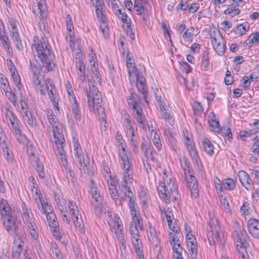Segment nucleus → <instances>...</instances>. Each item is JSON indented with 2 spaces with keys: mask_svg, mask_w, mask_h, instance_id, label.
Here are the masks:
<instances>
[{
  "mask_svg": "<svg viewBox=\"0 0 259 259\" xmlns=\"http://www.w3.org/2000/svg\"><path fill=\"white\" fill-rule=\"evenodd\" d=\"M34 47L37 53L38 57L45 65L46 70L49 71L55 67V55L51 50V46L48 41L41 40L34 45Z\"/></svg>",
  "mask_w": 259,
  "mask_h": 259,
  "instance_id": "nucleus-1",
  "label": "nucleus"
},
{
  "mask_svg": "<svg viewBox=\"0 0 259 259\" xmlns=\"http://www.w3.org/2000/svg\"><path fill=\"white\" fill-rule=\"evenodd\" d=\"M246 236L245 230L240 227L238 230L234 231L232 233V237L236 243L237 250L241 255L242 259H246L245 256L246 252L243 246Z\"/></svg>",
  "mask_w": 259,
  "mask_h": 259,
  "instance_id": "nucleus-2",
  "label": "nucleus"
},
{
  "mask_svg": "<svg viewBox=\"0 0 259 259\" xmlns=\"http://www.w3.org/2000/svg\"><path fill=\"white\" fill-rule=\"evenodd\" d=\"M120 157L122 161L121 166L125 171L122 178L121 186H125L132 183L133 180V171L126 154L122 153Z\"/></svg>",
  "mask_w": 259,
  "mask_h": 259,
  "instance_id": "nucleus-3",
  "label": "nucleus"
},
{
  "mask_svg": "<svg viewBox=\"0 0 259 259\" xmlns=\"http://www.w3.org/2000/svg\"><path fill=\"white\" fill-rule=\"evenodd\" d=\"M210 38L214 50L217 54L222 56L225 52V45L223 42V36L219 30L213 31L210 33Z\"/></svg>",
  "mask_w": 259,
  "mask_h": 259,
  "instance_id": "nucleus-4",
  "label": "nucleus"
},
{
  "mask_svg": "<svg viewBox=\"0 0 259 259\" xmlns=\"http://www.w3.org/2000/svg\"><path fill=\"white\" fill-rule=\"evenodd\" d=\"M209 224L210 230L208 232L207 236L209 244L212 245H214L215 241L218 240L220 227L218 220L215 218H210Z\"/></svg>",
  "mask_w": 259,
  "mask_h": 259,
  "instance_id": "nucleus-5",
  "label": "nucleus"
},
{
  "mask_svg": "<svg viewBox=\"0 0 259 259\" xmlns=\"http://www.w3.org/2000/svg\"><path fill=\"white\" fill-rule=\"evenodd\" d=\"M4 226L7 231L10 232L13 237L19 236L16 226L15 218L13 216H6L3 218Z\"/></svg>",
  "mask_w": 259,
  "mask_h": 259,
  "instance_id": "nucleus-6",
  "label": "nucleus"
},
{
  "mask_svg": "<svg viewBox=\"0 0 259 259\" xmlns=\"http://www.w3.org/2000/svg\"><path fill=\"white\" fill-rule=\"evenodd\" d=\"M73 147L74 148L75 157L76 161L80 164V170L81 172L82 171L85 173V167H87L86 164L84 162V156L83 152L81 149L80 144L76 141L75 139L73 138Z\"/></svg>",
  "mask_w": 259,
  "mask_h": 259,
  "instance_id": "nucleus-7",
  "label": "nucleus"
},
{
  "mask_svg": "<svg viewBox=\"0 0 259 259\" xmlns=\"http://www.w3.org/2000/svg\"><path fill=\"white\" fill-rule=\"evenodd\" d=\"M84 93L88 97V108L91 111H94L95 106H98L102 101L100 93L91 96L88 88L84 89Z\"/></svg>",
  "mask_w": 259,
  "mask_h": 259,
  "instance_id": "nucleus-8",
  "label": "nucleus"
},
{
  "mask_svg": "<svg viewBox=\"0 0 259 259\" xmlns=\"http://www.w3.org/2000/svg\"><path fill=\"white\" fill-rule=\"evenodd\" d=\"M91 194L94 200V202L92 204L94 207L95 212L96 214L100 215L102 213V208L105 203L102 201L100 194L97 192V189L92 188Z\"/></svg>",
  "mask_w": 259,
  "mask_h": 259,
  "instance_id": "nucleus-9",
  "label": "nucleus"
},
{
  "mask_svg": "<svg viewBox=\"0 0 259 259\" xmlns=\"http://www.w3.org/2000/svg\"><path fill=\"white\" fill-rule=\"evenodd\" d=\"M122 188L124 189L123 193L125 197H127L128 200V206L131 210V214L136 215V213L139 211H137V207L135 202V200L133 199V193L131 191L130 187L128 185L125 186H122Z\"/></svg>",
  "mask_w": 259,
  "mask_h": 259,
  "instance_id": "nucleus-10",
  "label": "nucleus"
},
{
  "mask_svg": "<svg viewBox=\"0 0 259 259\" xmlns=\"http://www.w3.org/2000/svg\"><path fill=\"white\" fill-rule=\"evenodd\" d=\"M23 243L20 236L14 237L13 246L12 249V257L14 259H18L22 250L21 244Z\"/></svg>",
  "mask_w": 259,
  "mask_h": 259,
  "instance_id": "nucleus-11",
  "label": "nucleus"
},
{
  "mask_svg": "<svg viewBox=\"0 0 259 259\" xmlns=\"http://www.w3.org/2000/svg\"><path fill=\"white\" fill-rule=\"evenodd\" d=\"M248 230L250 234L254 238H259V221L254 219L248 221Z\"/></svg>",
  "mask_w": 259,
  "mask_h": 259,
  "instance_id": "nucleus-12",
  "label": "nucleus"
},
{
  "mask_svg": "<svg viewBox=\"0 0 259 259\" xmlns=\"http://www.w3.org/2000/svg\"><path fill=\"white\" fill-rule=\"evenodd\" d=\"M36 195H38V198L35 199V201L38 206V208H41L42 212L46 214L52 212L51 206L47 202H45L43 197L40 193H38L37 189H36Z\"/></svg>",
  "mask_w": 259,
  "mask_h": 259,
  "instance_id": "nucleus-13",
  "label": "nucleus"
},
{
  "mask_svg": "<svg viewBox=\"0 0 259 259\" xmlns=\"http://www.w3.org/2000/svg\"><path fill=\"white\" fill-rule=\"evenodd\" d=\"M169 243L174 252H177L178 250H180V252H182V248L180 243V240L178 235L176 234H173V233H169Z\"/></svg>",
  "mask_w": 259,
  "mask_h": 259,
  "instance_id": "nucleus-14",
  "label": "nucleus"
},
{
  "mask_svg": "<svg viewBox=\"0 0 259 259\" xmlns=\"http://www.w3.org/2000/svg\"><path fill=\"white\" fill-rule=\"evenodd\" d=\"M160 98V97L156 96L159 108L162 113V116L166 120H168L169 124L172 125L174 124V120L172 119L170 114L167 111V110L164 107L163 102L161 101Z\"/></svg>",
  "mask_w": 259,
  "mask_h": 259,
  "instance_id": "nucleus-15",
  "label": "nucleus"
},
{
  "mask_svg": "<svg viewBox=\"0 0 259 259\" xmlns=\"http://www.w3.org/2000/svg\"><path fill=\"white\" fill-rule=\"evenodd\" d=\"M170 190L171 191V193H170L169 191L167 193L165 192L161 193L162 199L166 203H169L170 202L171 196L174 198V201H176L177 199L176 195H177V191H176L175 186L172 185V187L170 188Z\"/></svg>",
  "mask_w": 259,
  "mask_h": 259,
  "instance_id": "nucleus-16",
  "label": "nucleus"
},
{
  "mask_svg": "<svg viewBox=\"0 0 259 259\" xmlns=\"http://www.w3.org/2000/svg\"><path fill=\"white\" fill-rule=\"evenodd\" d=\"M10 36L15 44L17 49L19 51L22 50L24 49V47L22 44L18 31L10 30Z\"/></svg>",
  "mask_w": 259,
  "mask_h": 259,
  "instance_id": "nucleus-17",
  "label": "nucleus"
},
{
  "mask_svg": "<svg viewBox=\"0 0 259 259\" xmlns=\"http://www.w3.org/2000/svg\"><path fill=\"white\" fill-rule=\"evenodd\" d=\"M195 239L194 238V240L187 241V246L192 259H196L197 258V248L196 242L195 241Z\"/></svg>",
  "mask_w": 259,
  "mask_h": 259,
  "instance_id": "nucleus-18",
  "label": "nucleus"
},
{
  "mask_svg": "<svg viewBox=\"0 0 259 259\" xmlns=\"http://www.w3.org/2000/svg\"><path fill=\"white\" fill-rule=\"evenodd\" d=\"M76 67L78 70V74L79 76L80 79L82 81H84L85 79V65L80 58L78 61H76Z\"/></svg>",
  "mask_w": 259,
  "mask_h": 259,
  "instance_id": "nucleus-19",
  "label": "nucleus"
},
{
  "mask_svg": "<svg viewBox=\"0 0 259 259\" xmlns=\"http://www.w3.org/2000/svg\"><path fill=\"white\" fill-rule=\"evenodd\" d=\"M238 177L242 185L246 189H248V188L246 185H248L249 186V181H251V179L249 178V175L245 171L240 170L238 172Z\"/></svg>",
  "mask_w": 259,
  "mask_h": 259,
  "instance_id": "nucleus-20",
  "label": "nucleus"
},
{
  "mask_svg": "<svg viewBox=\"0 0 259 259\" xmlns=\"http://www.w3.org/2000/svg\"><path fill=\"white\" fill-rule=\"evenodd\" d=\"M134 113V116L137 122L140 124H143L145 123V118L142 115L143 110L141 107L132 109Z\"/></svg>",
  "mask_w": 259,
  "mask_h": 259,
  "instance_id": "nucleus-21",
  "label": "nucleus"
},
{
  "mask_svg": "<svg viewBox=\"0 0 259 259\" xmlns=\"http://www.w3.org/2000/svg\"><path fill=\"white\" fill-rule=\"evenodd\" d=\"M1 146L3 149L4 156L5 158L7 159L8 162H12L13 160V155L12 152L9 149L7 144L6 142H3V143H1Z\"/></svg>",
  "mask_w": 259,
  "mask_h": 259,
  "instance_id": "nucleus-22",
  "label": "nucleus"
},
{
  "mask_svg": "<svg viewBox=\"0 0 259 259\" xmlns=\"http://www.w3.org/2000/svg\"><path fill=\"white\" fill-rule=\"evenodd\" d=\"M138 95L135 93H132L131 95L127 98L128 105L131 108H136L140 107L138 104Z\"/></svg>",
  "mask_w": 259,
  "mask_h": 259,
  "instance_id": "nucleus-23",
  "label": "nucleus"
},
{
  "mask_svg": "<svg viewBox=\"0 0 259 259\" xmlns=\"http://www.w3.org/2000/svg\"><path fill=\"white\" fill-rule=\"evenodd\" d=\"M130 138V142L131 147L133 149V151L135 153L137 154L139 152L138 145V138L135 135V133H133V135H127Z\"/></svg>",
  "mask_w": 259,
  "mask_h": 259,
  "instance_id": "nucleus-24",
  "label": "nucleus"
},
{
  "mask_svg": "<svg viewBox=\"0 0 259 259\" xmlns=\"http://www.w3.org/2000/svg\"><path fill=\"white\" fill-rule=\"evenodd\" d=\"M124 122L127 130V134L133 135V133L135 132L132 121L130 119V115L126 112L124 114Z\"/></svg>",
  "mask_w": 259,
  "mask_h": 259,
  "instance_id": "nucleus-25",
  "label": "nucleus"
},
{
  "mask_svg": "<svg viewBox=\"0 0 259 259\" xmlns=\"http://www.w3.org/2000/svg\"><path fill=\"white\" fill-rule=\"evenodd\" d=\"M204 150L209 155H212L213 153V147L209 140L204 139L202 143Z\"/></svg>",
  "mask_w": 259,
  "mask_h": 259,
  "instance_id": "nucleus-26",
  "label": "nucleus"
},
{
  "mask_svg": "<svg viewBox=\"0 0 259 259\" xmlns=\"http://www.w3.org/2000/svg\"><path fill=\"white\" fill-rule=\"evenodd\" d=\"M4 92L6 93V96L8 97L9 100L16 106L17 104L16 96L14 93L11 92V89L8 85L6 88H3Z\"/></svg>",
  "mask_w": 259,
  "mask_h": 259,
  "instance_id": "nucleus-27",
  "label": "nucleus"
},
{
  "mask_svg": "<svg viewBox=\"0 0 259 259\" xmlns=\"http://www.w3.org/2000/svg\"><path fill=\"white\" fill-rule=\"evenodd\" d=\"M33 10L36 15L40 14L42 17L46 18L47 13L46 12V6L42 3H38L37 6H35Z\"/></svg>",
  "mask_w": 259,
  "mask_h": 259,
  "instance_id": "nucleus-28",
  "label": "nucleus"
},
{
  "mask_svg": "<svg viewBox=\"0 0 259 259\" xmlns=\"http://www.w3.org/2000/svg\"><path fill=\"white\" fill-rule=\"evenodd\" d=\"M46 83L48 90V95L50 97L51 100L52 101V99L53 98V97L54 98V99H57L55 94L56 90H54V87L52 84L51 79L49 78L47 79Z\"/></svg>",
  "mask_w": 259,
  "mask_h": 259,
  "instance_id": "nucleus-29",
  "label": "nucleus"
},
{
  "mask_svg": "<svg viewBox=\"0 0 259 259\" xmlns=\"http://www.w3.org/2000/svg\"><path fill=\"white\" fill-rule=\"evenodd\" d=\"M67 159H65V162H63V165L64 166V169L65 170V175L68 181H71V182H74V173L73 171L70 169L68 168L67 165Z\"/></svg>",
  "mask_w": 259,
  "mask_h": 259,
  "instance_id": "nucleus-30",
  "label": "nucleus"
},
{
  "mask_svg": "<svg viewBox=\"0 0 259 259\" xmlns=\"http://www.w3.org/2000/svg\"><path fill=\"white\" fill-rule=\"evenodd\" d=\"M78 215L79 214L73 215L72 219L73 220V222L76 227L78 228L81 233L83 234L85 233V229L83 227V225H82V218L81 216H80V218H79Z\"/></svg>",
  "mask_w": 259,
  "mask_h": 259,
  "instance_id": "nucleus-31",
  "label": "nucleus"
},
{
  "mask_svg": "<svg viewBox=\"0 0 259 259\" xmlns=\"http://www.w3.org/2000/svg\"><path fill=\"white\" fill-rule=\"evenodd\" d=\"M73 103L72 104V111L75 119L79 120L81 118V112L79 110V105L77 104L75 98H73Z\"/></svg>",
  "mask_w": 259,
  "mask_h": 259,
  "instance_id": "nucleus-32",
  "label": "nucleus"
},
{
  "mask_svg": "<svg viewBox=\"0 0 259 259\" xmlns=\"http://www.w3.org/2000/svg\"><path fill=\"white\" fill-rule=\"evenodd\" d=\"M139 227L134 226V224H133L132 223H131L130 231L132 237V242L133 241V240H136L137 239L138 241H140V238L139 237Z\"/></svg>",
  "mask_w": 259,
  "mask_h": 259,
  "instance_id": "nucleus-33",
  "label": "nucleus"
},
{
  "mask_svg": "<svg viewBox=\"0 0 259 259\" xmlns=\"http://www.w3.org/2000/svg\"><path fill=\"white\" fill-rule=\"evenodd\" d=\"M208 123L211 131L218 133H221V131H222V128L221 127L218 120H212Z\"/></svg>",
  "mask_w": 259,
  "mask_h": 259,
  "instance_id": "nucleus-34",
  "label": "nucleus"
},
{
  "mask_svg": "<svg viewBox=\"0 0 259 259\" xmlns=\"http://www.w3.org/2000/svg\"><path fill=\"white\" fill-rule=\"evenodd\" d=\"M23 118L26 120V122L28 125L33 127L35 125L36 119L35 117H33L31 113L26 110L24 111V115L23 116Z\"/></svg>",
  "mask_w": 259,
  "mask_h": 259,
  "instance_id": "nucleus-35",
  "label": "nucleus"
},
{
  "mask_svg": "<svg viewBox=\"0 0 259 259\" xmlns=\"http://www.w3.org/2000/svg\"><path fill=\"white\" fill-rule=\"evenodd\" d=\"M223 186L225 189L229 190H233L236 187L235 182L231 178L225 179L223 183Z\"/></svg>",
  "mask_w": 259,
  "mask_h": 259,
  "instance_id": "nucleus-36",
  "label": "nucleus"
},
{
  "mask_svg": "<svg viewBox=\"0 0 259 259\" xmlns=\"http://www.w3.org/2000/svg\"><path fill=\"white\" fill-rule=\"evenodd\" d=\"M133 221L131 223L134 226L139 227L140 230L143 229V224L141 223V218L140 216L139 212L136 213V215L132 214Z\"/></svg>",
  "mask_w": 259,
  "mask_h": 259,
  "instance_id": "nucleus-37",
  "label": "nucleus"
},
{
  "mask_svg": "<svg viewBox=\"0 0 259 259\" xmlns=\"http://www.w3.org/2000/svg\"><path fill=\"white\" fill-rule=\"evenodd\" d=\"M217 194L220 199L221 204L224 205V208L226 209V210L228 209V211H230V210L229 209V203L226 200V197L224 196V192L223 191H218Z\"/></svg>",
  "mask_w": 259,
  "mask_h": 259,
  "instance_id": "nucleus-38",
  "label": "nucleus"
},
{
  "mask_svg": "<svg viewBox=\"0 0 259 259\" xmlns=\"http://www.w3.org/2000/svg\"><path fill=\"white\" fill-rule=\"evenodd\" d=\"M134 7L138 15H141L144 11L145 9L147 10V8L145 7L142 3H141L140 0H135Z\"/></svg>",
  "mask_w": 259,
  "mask_h": 259,
  "instance_id": "nucleus-39",
  "label": "nucleus"
},
{
  "mask_svg": "<svg viewBox=\"0 0 259 259\" xmlns=\"http://www.w3.org/2000/svg\"><path fill=\"white\" fill-rule=\"evenodd\" d=\"M137 88L138 90L139 93H141L143 95V98L147 103H148V101L147 100V96L148 94L147 92V88L146 85V84H136Z\"/></svg>",
  "mask_w": 259,
  "mask_h": 259,
  "instance_id": "nucleus-40",
  "label": "nucleus"
},
{
  "mask_svg": "<svg viewBox=\"0 0 259 259\" xmlns=\"http://www.w3.org/2000/svg\"><path fill=\"white\" fill-rule=\"evenodd\" d=\"M63 144H58V145H56L57 147V154H59L60 157L59 158L61 160V161L62 163H63V162H65V159H66L65 155V151L63 149Z\"/></svg>",
  "mask_w": 259,
  "mask_h": 259,
  "instance_id": "nucleus-41",
  "label": "nucleus"
},
{
  "mask_svg": "<svg viewBox=\"0 0 259 259\" xmlns=\"http://www.w3.org/2000/svg\"><path fill=\"white\" fill-rule=\"evenodd\" d=\"M98 7H99L98 6ZM96 10V13L97 19L99 22L105 24L106 21L105 16L103 12V8H97Z\"/></svg>",
  "mask_w": 259,
  "mask_h": 259,
  "instance_id": "nucleus-42",
  "label": "nucleus"
},
{
  "mask_svg": "<svg viewBox=\"0 0 259 259\" xmlns=\"http://www.w3.org/2000/svg\"><path fill=\"white\" fill-rule=\"evenodd\" d=\"M133 244L139 257L143 258L144 257V255L143 254V250L140 248L141 244L140 241H138L137 239L136 240H133Z\"/></svg>",
  "mask_w": 259,
  "mask_h": 259,
  "instance_id": "nucleus-43",
  "label": "nucleus"
},
{
  "mask_svg": "<svg viewBox=\"0 0 259 259\" xmlns=\"http://www.w3.org/2000/svg\"><path fill=\"white\" fill-rule=\"evenodd\" d=\"M91 71L97 79H98V82L101 84V75L98 70V65H96V62H93L91 64Z\"/></svg>",
  "mask_w": 259,
  "mask_h": 259,
  "instance_id": "nucleus-44",
  "label": "nucleus"
},
{
  "mask_svg": "<svg viewBox=\"0 0 259 259\" xmlns=\"http://www.w3.org/2000/svg\"><path fill=\"white\" fill-rule=\"evenodd\" d=\"M36 170L40 178L44 179L45 178V173L44 171V166L40 163L39 159L35 161Z\"/></svg>",
  "mask_w": 259,
  "mask_h": 259,
  "instance_id": "nucleus-45",
  "label": "nucleus"
},
{
  "mask_svg": "<svg viewBox=\"0 0 259 259\" xmlns=\"http://www.w3.org/2000/svg\"><path fill=\"white\" fill-rule=\"evenodd\" d=\"M47 221L50 227L53 225H58V222L56 221V217L52 212L46 214Z\"/></svg>",
  "mask_w": 259,
  "mask_h": 259,
  "instance_id": "nucleus-46",
  "label": "nucleus"
},
{
  "mask_svg": "<svg viewBox=\"0 0 259 259\" xmlns=\"http://www.w3.org/2000/svg\"><path fill=\"white\" fill-rule=\"evenodd\" d=\"M47 112V117L49 122L52 125H54L57 123V119L56 118V116L52 110L48 109Z\"/></svg>",
  "mask_w": 259,
  "mask_h": 259,
  "instance_id": "nucleus-47",
  "label": "nucleus"
},
{
  "mask_svg": "<svg viewBox=\"0 0 259 259\" xmlns=\"http://www.w3.org/2000/svg\"><path fill=\"white\" fill-rule=\"evenodd\" d=\"M249 26L248 24L246 22L244 24H241L237 27L238 33L240 35H243L249 29Z\"/></svg>",
  "mask_w": 259,
  "mask_h": 259,
  "instance_id": "nucleus-48",
  "label": "nucleus"
},
{
  "mask_svg": "<svg viewBox=\"0 0 259 259\" xmlns=\"http://www.w3.org/2000/svg\"><path fill=\"white\" fill-rule=\"evenodd\" d=\"M114 232L118 241H119L120 244L123 246L125 243V240L124 239V233L123 232V229H119L117 230H114Z\"/></svg>",
  "mask_w": 259,
  "mask_h": 259,
  "instance_id": "nucleus-49",
  "label": "nucleus"
},
{
  "mask_svg": "<svg viewBox=\"0 0 259 259\" xmlns=\"http://www.w3.org/2000/svg\"><path fill=\"white\" fill-rule=\"evenodd\" d=\"M11 72L13 82L15 85L17 87L18 89H20L22 85L20 82L21 80L19 76L18 75L17 72L16 73L14 71L13 72L11 71Z\"/></svg>",
  "mask_w": 259,
  "mask_h": 259,
  "instance_id": "nucleus-50",
  "label": "nucleus"
},
{
  "mask_svg": "<svg viewBox=\"0 0 259 259\" xmlns=\"http://www.w3.org/2000/svg\"><path fill=\"white\" fill-rule=\"evenodd\" d=\"M126 66L128 68V73L130 76L133 74H136L137 69L134 62H126Z\"/></svg>",
  "mask_w": 259,
  "mask_h": 259,
  "instance_id": "nucleus-51",
  "label": "nucleus"
},
{
  "mask_svg": "<svg viewBox=\"0 0 259 259\" xmlns=\"http://www.w3.org/2000/svg\"><path fill=\"white\" fill-rule=\"evenodd\" d=\"M116 14L119 18L121 19L123 23H128L127 22V15L124 12H122L121 9H118Z\"/></svg>",
  "mask_w": 259,
  "mask_h": 259,
  "instance_id": "nucleus-52",
  "label": "nucleus"
},
{
  "mask_svg": "<svg viewBox=\"0 0 259 259\" xmlns=\"http://www.w3.org/2000/svg\"><path fill=\"white\" fill-rule=\"evenodd\" d=\"M66 23L67 29L71 33L72 30L74 29V27L72 18L70 15H68L66 18Z\"/></svg>",
  "mask_w": 259,
  "mask_h": 259,
  "instance_id": "nucleus-53",
  "label": "nucleus"
},
{
  "mask_svg": "<svg viewBox=\"0 0 259 259\" xmlns=\"http://www.w3.org/2000/svg\"><path fill=\"white\" fill-rule=\"evenodd\" d=\"M116 215H117V214H116ZM116 217L117 216H115V219L113 220V228L114 229V230H119V229H123L121 221L119 220V217Z\"/></svg>",
  "mask_w": 259,
  "mask_h": 259,
  "instance_id": "nucleus-54",
  "label": "nucleus"
},
{
  "mask_svg": "<svg viewBox=\"0 0 259 259\" xmlns=\"http://www.w3.org/2000/svg\"><path fill=\"white\" fill-rule=\"evenodd\" d=\"M53 135L56 145L63 143L62 141V140H63V135L61 133L59 132H54Z\"/></svg>",
  "mask_w": 259,
  "mask_h": 259,
  "instance_id": "nucleus-55",
  "label": "nucleus"
},
{
  "mask_svg": "<svg viewBox=\"0 0 259 259\" xmlns=\"http://www.w3.org/2000/svg\"><path fill=\"white\" fill-rule=\"evenodd\" d=\"M52 228V231L54 233V236L57 239H60L61 237L59 235V225H53L50 226Z\"/></svg>",
  "mask_w": 259,
  "mask_h": 259,
  "instance_id": "nucleus-56",
  "label": "nucleus"
},
{
  "mask_svg": "<svg viewBox=\"0 0 259 259\" xmlns=\"http://www.w3.org/2000/svg\"><path fill=\"white\" fill-rule=\"evenodd\" d=\"M125 29L127 35L132 40H134L135 39V33L133 31L131 25L127 23Z\"/></svg>",
  "mask_w": 259,
  "mask_h": 259,
  "instance_id": "nucleus-57",
  "label": "nucleus"
},
{
  "mask_svg": "<svg viewBox=\"0 0 259 259\" xmlns=\"http://www.w3.org/2000/svg\"><path fill=\"white\" fill-rule=\"evenodd\" d=\"M97 111L99 115L101 117V118L103 119V120L105 121L106 123V121L105 120V110L104 108L100 105H98L97 106Z\"/></svg>",
  "mask_w": 259,
  "mask_h": 259,
  "instance_id": "nucleus-58",
  "label": "nucleus"
},
{
  "mask_svg": "<svg viewBox=\"0 0 259 259\" xmlns=\"http://www.w3.org/2000/svg\"><path fill=\"white\" fill-rule=\"evenodd\" d=\"M91 84L89 83V88L88 89L89 91V93L91 94V96L99 93L98 88L93 84L92 82H91Z\"/></svg>",
  "mask_w": 259,
  "mask_h": 259,
  "instance_id": "nucleus-59",
  "label": "nucleus"
},
{
  "mask_svg": "<svg viewBox=\"0 0 259 259\" xmlns=\"http://www.w3.org/2000/svg\"><path fill=\"white\" fill-rule=\"evenodd\" d=\"M109 190L112 199H114V200H117V191L116 189V187H109Z\"/></svg>",
  "mask_w": 259,
  "mask_h": 259,
  "instance_id": "nucleus-60",
  "label": "nucleus"
},
{
  "mask_svg": "<svg viewBox=\"0 0 259 259\" xmlns=\"http://www.w3.org/2000/svg\"><path fill=\"white\" fill-rule=\"evenodd\" d=\"M135 75L136 76L137 78L136 84H146V79L144 76L137 73Z\"/></svg>",
  "mask_w": 259,
  "mask_h": 259,
  "instance_id": "nucleus-61",
  "label": "nucleus"
},
{
  "mask_svg": "<svg viewBox=\"0 0 259 259\" xmlns=\"http://www.w3.org/2000/svg\"><path fill=\"white\" fill-rule=\"evenodd\" d=\"M199 6V4L196 3L191 4L190 6L188 5V9L190 13H195L197 11Z\"/></svg>",
  "mask_w": 259,
  "mask_h": 259,
  "instance_id": "nucleus-62",
  "label": "nucleus"
},
{
  "mask_svg": "<svg viewBox=\"0 0 259 259\" xmlns=\"http://www.w3.org/2000/svg\"><path fill=\"white\" fill-rule=\"evenodd\" d=\"M181 69L188 74L191 71V67L186 62H185L181 64Z\"/></svg>",
  "mask_w": 259,
  "mask_h": 259,
  "instance_id": "nucleus-63",
  "label": "nucleus"
},
{
  "mask_svg": "<svg viewBox=\"0 0 259 259\" xmlns=\"http://www.w3.org/2000/svg\"><path fill=\"white\" fill-rule=\"evenodd\" d=\"M191 194V196L193 197L197 198L199 196V189L198 187V184L194 186V187L191 188L190 190Z\"/></svg>",
  "mask_w": 259,
  "mask_h": 259,
  "instance_id": "nucleus-64",
  "label": "nucleus"
}]
</instances>
